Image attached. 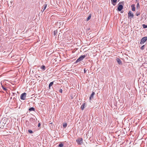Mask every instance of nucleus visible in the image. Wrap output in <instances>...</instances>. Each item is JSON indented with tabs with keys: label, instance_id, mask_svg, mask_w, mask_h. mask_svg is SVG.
<instances>
[{
	"label": "nucleus",
	"instance_id": "obj_1",
	"mask_svg": "<svg viewBox=\"0 0 147 147\" xmlns=\"http://www.w3.org/2000/svg\"><path fill=\"white\" fill-rule=\"evenodd\" d=\"M86 56L85 55H81L76 61L75 62V63H77L78 62L82 60L84 58L86 57Z\"/></svg>",
	"mask_w": 147,
	"mask_h": 147
},
{
	"label": "nucleus",
	"instance_id": "obj_2",
	"mask_svg": "<svg viewBox=\"0 0 147 147\" xmlns=\"http://www.w3.org/2000/svg\"><path fill=\"white\" fill-rule=\"evenodd\" d=\"M5 121L4 120L2 119L0 121V128H3V127L5 125L6 122L4 123Z\"/></svg>",
	"mask_w": 147,
	"mask_h": 147
},
{
	"label": "nucleus",
	"instance_id": "obj_3",
	"mask_svg": "<svg viewBox=\"0 0 147 147\" xmlns=\"http://www.w3.org/2000/svg\"><path fill=\"white\" fill-rule=\"evenodd\" d=\"M76 142L79 145H81L83 142V138H78L76 140Z\"/></svg>",
	"mask_w": 147,
	"mask_h": 147
},
{
	"label": "nucleus",
	"instance_id": "obj_4",
	"mask_svg": "<svg viewBox=\"0 0 147 147\" xmlns=\"http://www.w3.org/2000/svg\"><path fill=\"white\" fill-rule=\"evenodd\" d=\"M37 119H36H36H35L33 118H31L30 119L29 121L31 123L35 124H36L37 123Z\"/></svg>",
	"mask_w": 147,
	"mask_h": 147
},
{
	"label": "nucleus",
	"instance_id": "obj_5",
	"mask_svg": "<svg viewBox=\"0 0 147 147\" xmlns=\"http://www.w3.org/2000/svg\"><path fill=\"white\" fill-rule=\"evenodd\" d=\"M147 40V37H143L141 40L140 44H144Z\"/></svg>",
	"mask_w": 147,
	"mask_h": 147
},
{
	"label": "nucleus",
	"instance_id": "obj_6",
	"mask_svg": "<svg viewBox=\"0 0 147 147\" xmlns=\"http://www.w3.org/2000/svg\"><path fill=\"white\" fill-rule=\"evenodd\" d=\"M128 18L131 19L133 17L134 15L133 13L131 11H129L128 13Z\"/></svg>",
	"mask_w": 147,
	"mask_h": 147
},
{
	"label": "nucleus",
	"instance_id": "obj_7",
	"mask_svg": "<svg viewBox=\"0 0 147 147\" xmlns=\"http://www.w3.org/2000/svg\"><path fill=\"white\" fill-rule=\"evenodd\" d=\"M26 94L25 93H22L20 96V99L22 100H24L26 99Z\"/></svg>",
	"mask_w": 147,
	"mask_h": 147
},
{
	"label": "nucleus",
	"instance_id": "obj_8",
	"mask_svg": "<svg viewBox=\"0 0 147 147\" xmlns=\"http://www.w3.org/2000/svg\"><path fill=\"white\" fill-rule=\"evenodd\" d=\"M123 6L122 5H119L117 9L119 11H121L123 9Z\"/></svg>",
	"mask_w": 147,
	"mask_h": 147
},
{
	"label": "nucleus",
	"instance_id": "obj_9",
	"mask_svg": "<svg viewBox=\"0 0 147 147\" xmlns=\"http://www.w3.org/2000/svg\"><path fill=\"white\" fill-rule=\"evenodd\" d=\"M95 94L94 92H93L90 97V101L91 100H92V99L93 98Z\"/></svg>",
	"mask_w": 147,
	"mask_h": 147
},
{
	"label": "nucleus",
	"instance_id": "obj_10",
	"mask_svg": "<svg viewBox=\"0 0 147 147\" xmlns=\"http://www.w3.org/2000/svg\"><path fill=\"white\" fill-rule=\"evenodd\" d=\"M116 61L119 64H122V62L119 58H117L116 59Z\"/></svg>",
	"mask_w": 147,
	"mask_h": 147
},
{
	"label": "nucleus",
	"instance_id": "obj_11",
	"mask_svg": "<svg viewBox=\"0 0 147 147\" xmlns=\"http://www.w3.org/2000/svg\"><path fill=\"white\" fill-rule=\"evenodd\" d=\"M117 0H111V2L112 4L114 5L115 6L116 4Z\"/></svg>",
	"mask_w": 147,
	"mask_h": 147
},
{
	"label": "nucleus",
	"instance_id": "obj_12",
	"mask_svg": "<svg viewBox=\"0 0 147 147\" xmlns=\"http://www.w3.org/2000/svg\"><path fill=\"white\" fill-rule=\"evenodd\" d=\"M85 105H86L85 103H84L81 105V108L82 110H83L84 109Z\"/></svg>",
	"mask_w": 147,
	"mask_h": 147
},
{
	"label": "nucleus",
	"instance_id": "obj_13",
	"mask_svg": "<svg viewBox=\"0 0 147 147\" xmlns=\"http://www.w3.org/2000/svg\"><path fill=\"white\" fill-rule=\"evenodd\" d=\"M131 7L132 8V10L133 11H134L135 10V7L134 5H132L131 6Z\"/></svg>",
	"mask_w": 147,
	"mask_h": 147
},
{
	"label": "nucleus",
	"instance_id": "obj_14",
	"mask_svg": "<svg viewBox=\"0 0 147 147\" xmlns=\"http://www.w3.org/2000/svg\"><path fill=\"white\" fill-rule=\"evenodd\" d=\"M57 33V30H54L53 31V35L54 36H55Z\"/></svg>",
	"mask_w": 147,
	"mask_h": 147
},
{
	"label": "nucleus",
	"instance_id": "obj_15",
	"mask_svg": "<svg viewBox=\"0 0 147 147\" xmlns=\"http://www.w3.org/2000/svg\"><path fill=\"white\" fill-rule=\"evenodd\" d=\"M29 111H35V109L33 107H31L29 109Z\"/></svg>",
	"mask_w": 147,
	"mask_h": 147
},
{
	"label": "nucleus",
	"instance_id": "obj_16",
	"mask_svg": "<svg viewBox=\"0 0 147 147\" xmlns=\"http://www.w3.org/2000/svg\"><path fill=\"white\" fill-rule=\"evenodd\" d=\"M47 4H45L44 5L42 6V9H43L44 10H45V9H46V8L47 7Z\"/></svg>",
	"mask_w": 147,
	"mask_h": 147
},
{
	"label": "nucleus",
	"instance_id": "obj_17",
	"mask_svg": "<svg viewBox=\"0 0 147 147\" xmlns=\"http://www.w3.org/2000/svg\"><path fill=\"white\" fill-rule=\"evenodd\" d=\"M53 84V82H51L49 85V88H50V87L52 86Z\"/></svg>",
	"mask_w": 147,
	"mask_h": 147
},
{
	"label": "nucleus",
	"instance_id": "obj_18",
	"mask_svg": "<svg viewBox=\"0 0 147 147\" xmlns=\"http://www.w3.org/2000/svg\"><path fill=\"white\" fill-rule=\"evenodd\" d=\"M40 68L43 70H45V65H42L41 66Z\"/></svg>",
	"mask_w": 147,
	"mask_h": 147
},
{
	"label": "nucleus",
	"instance_id": "obj_19",
	"mask_svg": "<svg viewBox=\"0 0 147 147\" xmlns=\"http://www.w3.org/2000/svg\"><path fill=\"white\" fill-rule=\"evenodd\" d=\"M91 17V15H89L88 17L87 18V19H86V21H88L90 18Z\"/></svg>",
	"mask_w": 147,
	"mask_h": 147
},
{
	"label": "nucleus",
	"instance_id": "obj_20",
	"mask_svg": "<svg viewBox=\"0 0 147 147\" xmlns=\"http://www.w3.org/2000/svg\"><path fill=\"white\" fill-rule=\"evenodd\" d=\"M2 88L3 89V90H5V91H6L7 90L6 88L5 87L3 86V85H2Z\"/></svg>",
	"mask_w": 147,
	"mask_h": 147
},
{
	"label": "nucleus",
	"instance_id": "obj_21",
	"mask_svg": "<svg viewBox=\"0 0 147 147\" xmlns=\"http://www.w3.org/2000/svg\"><path fill=\"white\" fill-rule=\"evenodd\" d=\"M67 124L66 123H64L63 124V126L64 128L66 127L67 126Z\"/></svg>",
	"mask_w": 147,
	"mask_h": 147
},
{
	"label": "nucleus",
	"instance_id": "obj_22",
	"mask_svg": "<svg viewBox=\"0 0 147 147\" xmlns=\"http://www.w3.org/2000/svg\"><path fill=\"white\" fill-rule=\"evenodd\" d=\"M145 49V45H143L141 47V49L143 50Z\"/></svg>",
	"mask_w": 147,
	"mask_h": 147
},
{
	"label": "nucleus",
	"instance_id": "obj_23",
	"mask_svg": "<svg viewBox=\"0 0 147 147\" xmlns=\"http://www.w3.org/2000/svg\"><path fill=\"white\" fill-rule=\"evenodd\" d=\"M142 26L144 28H147V25H146L145 24H142Z\"/></svg>",
	"mask_w": 147,
	"mask_h": 147
},
{
	"label": "nucleus",
	"instance_id": "obj_24",
	"mask_svg": "<svg viewBox=\"0 0 147 147\" xmlns=\"http://www.w3.org/2000/svg\"><path fill=\"white\" fill-rule=\"evenodd\" d=\"M63 146V144L62 143L58 145V147H62Z\"/></svg>",
	"mask_w": 147,
	"mask_h": 147
},
{
	"label": "nucleus",
	"instance_id": "obj_25",
	"mask_svg": "<svg viewBox=\"0 0 147 147\" xmlns=\"http://www.w3.org/2000/svg\"><path fill=\"white\" fill-rule=\"evenodd\" d=\"M28 132L30 134H32L33 133V131L30 129H29L28 130Z\"/></svg>",
	"mask_w": 147,
	"mask_h": 147
},
{
	"label": "nucleus",
	"instance_id": "obj_26",
	"mask_svg": "<svg viewBox=\"0 0 147 147\" xmlns=\"http://www.w3.org/2000/svg\"><path fill=\"white\" fill-rule=\"evenodd\" d=\"M140 14V12H137L136 13V15L137 16H138Z\"/></svg>",
	"mask_w": 147,
	"mask_h": 147
},
{
	"label": "nucleus",
	"instance_id": "obj_27",
	"mask_svg": "<svg viewBox=\"0 0 147 147\" xmlns=\"http://www.w3.org/2000/svg\"><path fill=\"white\" fill-rule=\"evenodd\" d=\"M62 90L61 89H60L59 90V92H60V93H62Z\"/></svg>",
	"mask_w": 147,
	"mask_h": 147
},
{
	"label": "nucleus",
	"instance_id": "obj_28",
	"mask_svg": "<svg viewBox=\"0 0 147 147\" xmlns=\"http://www.w3.org/2000/svg\"><path fill=\"white\" fill-rule=\"evenodd\" d=\"M123 4H124V2L123 1H122V2H120L119 3V4H122V5H123Z\"/></svg>",
	"mask_w": 147,
	"mask_h": 147
},
{
	"label": "nucleus",
	"instance_id": "obj_29",
	"mask_svg": "<svg viewBox=\"0 0 147 147\" xmlns=\"http://www.w3.org/2000/svg\"><path fill=\"white\" fill-rule=\"evenodd\" d=\"M39 77H40V76H38V75H37V77H36V78L37 79H38V78H39Z\"/></svg>",
	"mask_w": 147,
	"mask_h": 147
},
{
	"label": "nucleus",
	"instance_id": "obj_30",
	"mask_svg": "<svg viewBox=\"0 0 147 147\" xmlns=\"http://www.w3.org/2000/svg\"><path fill=\"white\" fill-rule=\"evenodd\" d=\"M40 123H38V127H40Z\"/></svg>",
	"mask_w": 147,
	"mask_h": 147
},
{
	"label": "nucleus",
	"instance_id": "obj_31",
	"mask_svg": "<svg viewBox=\"0 0 147 147\" xmlns=\"http://www.w3.org/2000/svg\"><path fill=\"white\" fill-rule=\"evenodd\" d=\"M136 6L137 7H138L139 6V3H137Z\"/></svg>",
	"mask_w": 147,
	"mask_h": 147
},
{
	"label": "nucleus",
	"instance_id": "obj_32",
	"mask_svg": "<svg viewBox=\"0 0 147 147\" xmlns=\"http://www.w3.org/2000/svg\"><path fill=\"white\" fill-rule=\"evenodd\" d=\"M45 10H44V9H42L41 10V12H43Z\"/></svg>",
	"mask_w": 147,
	"mask_h": 147
},
{
	"label": "nucleus",
	"instance_id": "obj_33",
	"mask_svg": "<svg viewBox=\"0 0 147 147\" xmlns=\"http://www.w3.org/2000/svg\"><path fill=\"white\" fill-rule=\"evenodd\" d=\"M86 70L85 69V68L84 69V73H86Z\"/></svg>",
	"mask_w": 147,
	"mask_h": 147
},
{
	"label": "nucleus",
	"instance_id": "obj_34",
	"mask_svg": "<svg viewBox=\"0 0 147 147\" xmlns=\"http://www.w3.org/2000/svg\"><path fill=\"white\" fill-rule=\"evenodd\" d=\"M27 122L28 123L29 122L28 121H26V123H27Z\"/></svg>",
	"mask_w": 147,
	"mask_h": 147
},
{
	"label": "nucleus",
	"instance_id": "obj_35",
	"mask_svg": "<svg viewBox=\"0 0 147 147\" xmlns=\"http://www.w3.org/2000/svg\"><path fill=\"white\" fill-rule=\"evenodd\" d=\"M60 33H59V35H58V37H59V36H60Z\"/></svg>",
	"mask_w": 147,
	"mask_h": 147
},
{
	"label": "nucleus",
	"instance_id": "obj_36",
	"mask_svg": "<svg viewBox=\"0 0 147 147\" xmlns=\"http://www.w3.org/2000/svg\"><path fill=\"white\" fill-rule=\"evenodd\" d=\"M60 33H59V35H58V37H59V36H60Z\"/></svg>",
	"mask_w": 147,
	"mask_h": 147
},
{
	"label": "nucleus",
	"instance_id": "obj_37",
	"mask_svg": "<svg viewBox=\"0 0 147 147\" xmlns=\"http://www.w3.org/2000/svg\"><path fill=\"white\" fill-rule=\"evenodd\" d=\"M138 0H136V1H137Z\"/></svg>",
	"mask_w": 147,
	"mask_h": 147
}]
</instances>
